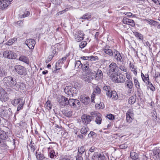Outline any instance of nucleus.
<instances>
[{"instance_id":"nucleus-1","label":"nucleus","mask_w":160,"mask_h":160,"mask_svg":"<svg viewBox=\"0 0 160 160\" xmlns=\"http://www.w3.org/2000/svg\"><path fill=\"white\" fill-rule=\"evenodd\" d=\"M4 84L6 86L10 87L13 88L17 90L20 87L19 85L17 84L16 79L10 76L5 77L3 79Z\"/></svg>"},{"instance_id":"nucleus-2","label":"nucleus","mask_w":160,"mask_h":160,"mask_svg":"<svg viewBox=\"0 0 160 160\" xmlns=\"http://www.w3.org/2000/svg\"><path fill=\"white\" fill-rule=\"evenodd\" d=\"M64 92L67 97H73L74 94H76L77 92V89L71 86L66 87L64 89Z\"/></svg>"},{"instance_id":"nucleus-3","label":"nucleus","mask_w":160,"mask_h":160,"mask_svg":"<svg viewBox=\"0 0 160 160\" xmlns=\"http://www.w3.org/2000/svg\"><path fill=\"white\" fill-rule=\"evenodd\" d=\"M111 78L113 81L118 83H123L126 80L125 76L122 74L118 75L116 73L112 75Z\"/></svg>"},{"instance_id":"nucleus-4","label":"nucleus","mask_w":160,"mask_h":160,"mask_svg":"<svg viewBox=\"0 0 160 160\" xmlns=\"http://www.w3.org/2000/svg\"><path fill=\"white\" fill-rule=\"evenodd\" d=\"M66 58V57H63L62 58V59L59 60L58 62L56 63L55 67L52 68L53 72L54 73H58L59 72V70L61 69L62 65L64 62L65 61Z\"/></svg>"},{"instance_id":"nucleus-5","label":"nucleus","mask_w":160,"mask_h":160,"mask_svg":"<svg viewBox=\"0 0 160 160\" xmlns=\"http://www.w3.org/2000/svg\"><path fill=\"white\" fill-rule=\"evenodd\" d=\"M90 115L93 117L96 118L95 122L97 124H101L102 121V115L99 113L97 112H91Z\"/></svg>"},{"instance_id":"nucleus-6","label":"nucleus","mask_w":160,"mask_h":160,"mask_svg":"<svg viewBox=\"0 0 160 160\" xmlns=\"http://www.w3.org/2000/svg\"><path fill=\"white\" fill-rule=\"evenodd\" d=\"M117 68H118V67L116 64L114 62H112L109 66V70L107 72L108 75L111 77L112 75L116 73H114V72Z\"/></svg>"},{"instance_id":"nucleus-7","label":"nucleus","mask_w":160,"mask_h":160,"mask_svg":"<svg viewBox=\"0 0 160 160\" xmlns=\"http://www.w3.org/2000/svg\"><path fill=\"white\" fill-rule=\"evenodd\" d=\"M58 101L60 105L62 107L69 104V100L64 96H62L59 97L58 98Z\"/></svg>"},{"instance_id":"nucleus-8","label":"nucleus","mask_w":160,"mask_h":160,"mask_svg":"<svg viewBox=\"0 0 160 160\" xmlns=\"http://www.w3.org/2000/svg\"><path fill=\"white\" fill-rule=\"evenodd\" d=\"M116 50L115 49H111L110 48V47L108 45L106 46L102 49V52L110 57H112L114 56V52L116 51Z\"/></svg>"},{"instance_id":"nucleus-9","label":"nucleus","mask_w":160,"mask_h":160,"mask_svg":"<svg viewBox=\"0 0 160 160\" xmlns=\"http://www.w3.org/2000/svg\"><path fill=\"white\" fill-rule=\"evenodd\" d=\"M14 69L17 72L21 75H25L26 74V69L24 67L20 65H16Z\"/></svg>"},{"instance_id":"nucleus-10","label":"nucleus","mask_w":160,"mask_h":160,"mask_svg":"<svg viewBox=\"0 0 160 160\" xmlns=\"http://www.w3.org/2000/svg\"><path fill=\"white\" fill-rule=\"evenodd\" d=\"M3 56L10 59H14L16 58V54L14 52L10 51H6L3 53Z\"/></svg>"},{"instance_id":"nucleus-11","label":"nucleus","mask_w":160,"mask_h":160,"mask_svg":"<svg viewBox=\"0 0 160 160\" xmlns=\"http://www.w3.org/2000/svg\"><path fill=\"white\" fill-rule=\"evenodd\" d=\"M84 35L82 31L79 30H77L74 35L76 41L78 42H79L82 40Z\"/></svg>"},{"instance_id":"nucleus-12","label":"nucleus","mask_w":160,"mask_h":160,"mask_svg":"<svg viewBox=\"0 0 160 160\" xmlns=\"http://www.w3.org/2000/svg\"><path fill=\"white\" fill-rule=\"evenodd\" d=\"M103 74L102 71L98 69L96 73L95 76L93 75V77L92 76V79H94L98 81L102 80L103 78Z\"/></svg>"},{"instance_id":"nucleus-13","label":"nucleus","mask_w":160,"mask_h":160,"mask_svg":"<svg viewBox=\"0 0 160 160\" xmlns=\"http://www.w3.org/2000/svg\"><path fill=\"white\" fill-rule=\"evenodd\" d=\"M92 116L87 115L84 114L82 116V122L85 124H88L91 122L92 119Z\"/></svg>"},{"instance_id":"nucleus-14","label":"nucleus","mask_w":160,"mask_h":160,"mask_svg":"<svg viewBox=\"0 0 160 160\" xmlns=\"http://www.w3.org/2000/svg\"><path fill=\"white\" fill-rule=\"evenodd\" d=\"M25 44L28 48L31 49H33L35 44V41L32 39H28L25 41Z\"/></svg>"},{"instance_id":"nucleus-15","label":"nucleus","mask_w":160,"mask_h":160,"mask_svg":"<svg viewBox=\"0 0 160 160\" xmlns=\"http://www.w3.org/2000/svg\"><path fill=\"white\" fill-rule=\"evenodd\" d=\"M69 105L71 107H76L77 106L80 105V102L79 100L77 99H69Z\"/></svg>"},{"instance_id":"nucleus-16","label":"nucleus","mask_w":160,"mask_h":160,"mask_svg":"<svg viewBox=\"0 0 160 160\" xmlns=\"http://www.w3.org/2000/svg\"><path fill=\"white\" fill-rule=\"evenodd\" d=\"M9 99L7 93L4 90L0 94V100L2 102H5Z\"/></svg>"},{"instance_id":"nucleus-17","label":"nucleus","mask_w":160,"mask_h":160,"mask_svg":"<svg viewBox=\"0 0 160 160\" xmlns=\"http://www.w3.org/2000/svg\"><path fill=\"white\" fill-rule=\"evenodd\" d=\"M80 101L85 105H87L89 104L90 101V99L88 96L85 95H81L80 98Z\"/></svg>"},{"instance_id":"nucleus-18","label":"nucleus","mask_w":160,"mask_h":160,"mask_svg":"<svg viewBox=\"0 0 160 160\" xmlns=\"http://www.w3.org/2000/svg\"><path fill=\"white\" fill-rule=\"evenodd\" d=\"M11 103L13 106H16L18 104L24 103V101H23L22 98H17L12 100L11 101Z\"/></svg>"},{"instance_id":"nucleus-19","label":"nucleus","mask_w":160,"mask_h":160,"mask_svg":"<svg viewBox=\"0 0 160 160\" xmlns=\"http://www.w3.org/2000/svg\"><path fill=\"white\" fill-rule=\"evenodd\" d=\"M123 23L131 25L132 27H134L135 23L133 20L129 19L126 18H124L122 20Z\"/></svg>"},{"instance_id":"nucleus-20","label":"nucleus","mask_w":160,"mask_h":160,"mask_svg":"<svg viewBox=\"0 0 160 160\" xmlns=\"http://www.w3.org/2000/svg\"><path fill=\"white\" fill-rule=\"evenodd\" d=\"M113 56L114 57V58L117 60V61L120 62H122V57L118 51L116 50V51L114 52V54Z\"/></svg>"},{"instance_id":"nucleus-21","label":"nucleus","mask_w":160,"mask_h":160,"mask_svg":"<svg viewBox=\"0 0 160 160\" xmlns=\"http://www.w3.org/2000/svg\"><path fill=\"white\" fill-rule=\"evenodd\" d=\"M19 60L23 62L26 64H29V59L28 58L25 56L21 55L19 58Z\"/></svg>"},{"instance_id":"nucleus-22","label":"nucleus","mask_w":160,"mask_h":160,"mask_svg":"<svg viewBox=\"0 0 160 160\" xmlns=\"http://www.w3.org/2000/svg\"><path fill=\"white\" fill-rule=\"evenodd\" d=\"M4 117L9 118L12 115V109L10 108H8L7 110H5L4 113Z\"/></svg>"},{"instance_id":"nucleus-23","label":"nucleus","mask_w":160,"mask_h":160,"mask_svg":"<svg viewBox=\"0 0 160 160\" xmlns=\"http://www.w3.org/2000/svg\"><path fill=\"white\" fill-rule=\"evenodd\" d=\"M8 136L6 132L1 130H0V139H6L8 138Z\"/></svg>"},{"instance_id":"nucleus-24","label":"nucleus","mask_w":160,"mask_h":160,"mask_svg":"<svg viewBox=\"0 0 160 160\" xmlns=\"http://www.w3.org/2000/svg\"><path fill=\"white\" fill-rule=\"evenodd\" d=\"M82 67V64L80 61H77L75 62V68L77 70H79Z\"/></svg>"},{"instance_id":"nucleus-25","label":"nucleus","mask_w":160,"mask_h":160,"mask_svg":"<svg viewBox=\"0 0 160 160\" xmlns=\"http://www.w3.org/2000/svg\"><path fill=\"white\" fill-rule=\"evenodd\" d=\"M125 84L129 89H131L133 86V84L131 80H126Z\"/></svg>"},{"instance_id":"nucleus-26","label":"nucleus","mask_w":160,"mask_h":160,"mask_svg":"<svg viewBox=\"0 0 160 160\" xmlns=\"http://www.w3.org/2000/svg\"><path fill=\"white\" fill-rule=\"evenodd\" d=\"M130 156L131 158L133 160H137L138 158V154L134 152H131Z\"/></svg>"},{"instance_id":"nucleus-27","label":"nucleus","mask_w":160,"mask_h":160,"mask_svg":"<svg viewBox=\"0 0 160 160\" xmlns=\"http://www.w3.org/2000/svg\"><path fill=\"white\" fill-rule=\"evenodd\" d=\"M36 156L37 159L39 160H42L45 158L43 154L40 152H36Z\"/></svg>"},{"instance_id":"nucleus-28","label":"nucleus","mask_w":160,"mask_h":160,"mask_svg":"<svg viewBox=\"0 0 160 160\" xmlns=\"http://www.w3.org/2000/svg\"><path fill=\"white\" fill-rule=\"evenodd\" d=\"M96 157L98 160H106L105 157L103 153H99Z\"/></svg>"},{"instance_id":"nucleus-29","label":"nucleus","mask_w":160,"mask_h":160,"mask_svg":"<svg viewBox=\"0 0 160 160\" xmlns=\"http://www.w3.org/2000/svg\"><path fill=\"white\" fill-rule=\"evenodd\" d=\"M136 99L135 96H131L128 100V103L131 104H133L135 102Z\"/></svg>"},{"instance_id":"nucleus-30","label":"nucleus","mask_w":160,"mask_h":160,"mask_svg":"<svg viewBox=\"0 0 160 160\" xmlns=\"http://www.w3.org/2000/svg\"><path fill=\"white\" fill-rule=\"evenodd\" d=\"M129 66L131 71H133L134 74L136 76L137 74V71L136 70V68H135L134 65L131 63H130Z\"/></svg>"},{"instance_id":"nucleus-31","label":"nucleus","mask_w":160,"mask_h":160,"mask_svg":"<svg viewBox=\"0 0 160 160\" xmlns=\"http://www.w3.org/2000/svg\"><path fill=\"white\" fill-rule=\"evenodd\" d=\"M111 98L114 100L118 99V95L117 92L115 91H112Z\"/></svg>"},{"instance_id":"nucleus-32","label":"nucleus","mask_w":160,"mask_h":160,"mask_svg":"<svg viewBox=\"0 0 160 160\" xmlns=\"http://www.w3.org/2000/svg\"><path fill=\"white\" fill-rule=\"evenodd\" d=\"M88 130V128L86 127H83L81 129V133L82 134H86Z\"/></svg>"},{"instance_id":"nucleus-33","label":"nucleus","mask_w":160,"mask_h":160,"mask_svg":"<svg viewBox=\"0 0 160 160\" xmlns=\"http://www.w3.org/2000/svg\"><path fill=\"white\" fill-rule=\"evenodd\" d=\"M91 18V15H90L89 14L86 13L82 17H81L80 19L88 20L89 19Z\"/></svg>"},{"instance_id":"nucleus-34","label":"nucleus","mask_w":160,"mask_h":160,"mask_svg":"<svg viewBox=\"0 0 160 160\" xmlns=\"http://www.w3.org/2000/svg\"><path fill=\"white\" fill-rule=\"evenodd\" d=\"M134 34L135 37H137V38L140 40H142L143 39V36L141 33L138 32H135L134 33Z\"/></svg>"},{"instance_id":"nucleus-35","label":"nucleus","mask_w":160,"mask_h":160,"mask_svg":"<svg viewBox=\"0 0 160 160\" xmlns=\"http://www.w3.org/2000/svg\"><path fill=\"white\" fill-rule=\"evenodd\" d=\"M146 84L147 85V86L152 91H153L155 90V88L154 87L151 82H149L147 83H146Z\"/></svg>"},{"instance_id":"nucleus-36","label":"nucleus","mask_w":160,"mask_h":160,"mask_svg":"<svg viewBox=\"0 0 160 160\" xmlns=\"http://www.w3.org/2000/svg\"><path fill=\"white\" fill-rule=\"evenodd\" d=\"M29 146L30 147L31 150L34 151L36 149V145L32 141H31L29 145Z\"/></svg>"},{"instance_id":"nucleus-37","label":"nucleus","mask_w":160,"mask_h":160,"mask_svg":"<svg viewBox=\"0 0 160 160\" xmlns=\"http://www.w3.org/2000/svg\"><path fill=\"white\" fill-rule=\"evenodd\" d=\"M134 85L136 88L138 89H139L140 88V84L139 83V82L138 80L136 78H134Z\"/></svg>"},{"instance_id":"nucleus-38","label":"nucleus","mask_w":160,"mask_h":160,"mask_svg":"<svg viewBox=\"0 0 160 160\" xmlns=\"http://www.w3.org/2000/svg\"><path fill=\"white\" fill-rule=\"evenodd\" d=\"M143 81L146 84L149 81V75L148 74H145V76L142 78Z\"/></svg>"},{"instance_id":"nucleus-39","label":"nucleus","mask_w":160,"mask_h":160,"mask_svg":"<svg viewBox=\"0 0 160 160\" xmlns=\"http://www.w3.org/2000/svg\"><path fill=\"white\" fill-rule=\"evenodd\" d=\"M44 107L46 109L48 110V111L49 112V110H50V101L48 100L45 104Z\"/></svg>"},{"instance_id":"nucleus-40","label":"nucleus","mask_w":160,"mask_h":160,"mask_svg":"<svg viewBox=\"0 0 160 160\" xmlns=\"http://www.w3.org/2000/svg\"><path fill=\"white\" fill-rule=\"evenodd\" d=\"M30 14V12L28 11H26L22 15H21L20 16V18H24L25 17H27Z\"/></svg>"},{"instance_id":"nucleus-41","label":"nucleus","mask_w":160,"mask_h":160,"mask_svg":"<svg viewBox=\"0 0 160 160\" xmlns=\"http://www.w3.org/2000/svg\"><path fill=\"white\" fill-rule=\"evenodd\" d=\"M90 67H87V66H85L83 67V65H82V70L84 72H89L90 71Z\"/></svg>"},{"instance_id":"nucleus-42","label":"nucleus","mask_w":160,"mask_h":160,"mask_svg":"<svg viewBox=\"0 0 160 160\" xmlns=\"http://www.w3.org/2000/svg\"><path fill=\"white\" fill-rule=\"evenodd\" d=\"M58 153L55 152L53 150L51 149V158H53L54 157L55 158L58 156Z\"/></svg>"},{"instance_id":"nucleus-43","label":"nucleus","mask_w":160,"mask_h":160,"mask_svg":"<svg viewBox=\"0 0 160 160\" xmlns=\"http://www.w3.org/2000/svg\"><path fill=\"white\" fill-rule=\"evenodd\" d=\"M101 92V89L99 87L97 86L94 88V90L93 93H97L99 94Z\"/></svg>"},{"instance_id":"nucleus-44","label":"nucleus","mask_w":160,"mask_h":160,"mask_svg":"<svg viewBox=\"0 0 160 160\" xmlns=\"http://www.w3.org/2000/svg\"><path fill=\"white\" fill-rule=\"evenodd\" d=\"M7 75V73L2 68H0V77H4Z\"/></svg>"},{"instance_id":"nucleus-45","label":"nucleus","mask_w":160,"mask_h":160,"mask_svg":"<svg viewBox=\"0 0 160 160\" xmlns=\"http://www.w3.org/2000/svg\"><path fill=\"white\" fill-rule=\"evenodd\" d=\"M13 0H5L4 1L5 4H3V7H7L9 4H10V2L12 1Z\"/></svg>"},{"instance_id":"nucleus-46","label":"nucleus","mask_w":160,"mask_h":160,"mask_svg":"<svg viewBox=\"0 0 160 160\" xmlns=\"http://www.w3.org/2000/svg\"><path fill=\"white\" fill-rule=\"evenodd\" d=\"M87 44V42L86 41H82L79 44V47L81 48H83Z\"/></svg>"},{"instance_id":"nucleus-47","label":"nucleus","mask_w":160,"mask_h":160,"mask_svg":"<svg viewBox=\"0 0 160 160\" xmlns=\"http://www.w3.org/2000/svg\"><path fill=\"white\" fill-rule=\"evenodd\" d=\"M91 62V61H84L82 65H83V67H84L85 66H87V67H90L89 63Z\"/></svg>"},{"instance_id":"nucleus-48","label":"nucleus","mask_w":160,"mask_h":160,"mask_svg":"<svg viewBox=\"0 0 160 160\" xmlns=\"http://www.w3.org/2000/svg\"><path fill=\"white\" fill-rule=\"evenodd\" d=\"M107 117L109 120H114L115 118L113 116V115L111 114H108Z\"/></svg>"},{"instance_id":"nucleus-49","label":"nucleus","mask_w":160,"mask_h":160,"mask_svg":"<svg viewBox=\"0 0 160 160\" xmlns=\"http://www.w3.org/2000/svg\"><path fill=\"white\" fill-rule=\"evenodd\" d=\"M85 149L83 146H82L78 149V152L79 153L82 154L85 151Z\"/></svg>"},{"instance_id":"nucleus-50","label":"nucleus","mask_w":160,"mask_h":160,"mask_svg":"<svg viewBox=\"0 0 160 160\" xmlns=\"http://www.w3.org/2000/svg\"><path fill=\"white\" fill-rule=\"evenodd\" d=\"M133 115V112L131 109H129L126 114V116H132Z\"/></svg>"},{"instance_id":"nucleus-51","label":"nucleus","mask_w":160,"mask_h":160,"mask_svg":"<svg viewBox=\"0 0 160 160\" xmlns=\"http://www.w3.org/2000/svg\"><path fill=\"white\" fill-rule=\"evenodd\" d=\"M132 116H126V120H127V121L129 123H131L132 121Z\"/></svg>"},{"instance_id":"nucleus-52","label":"nucleus","mask_w":160,"mask_h":160,"mask_svg":"<svg viewBox=\"0 0 160 160\" xmlns=\"http://www.w3.org/2000/svg\"><path fill=\"white\" fill-rule=\"evenodd\" d=\"M119 68L121 70L124 72H127L126 68L124 66L120 65L119 67Z\"/></svg>"},{"instance_id":"nucleus-53","label":"nucleus","mask_w":160,"mask_h":160,"mask_svg":"<svg viewBox=\"0 0 160 160\" xmlns=\"http://www.w3.org/2000/svg\"><path fill=\"white\" fill-rule=\"evenodd\" d=\"M24 103H22L20 104H19L18 106L17 111H18L22 109V108L23 106Z\"/></svg>"},{"instance_id":"nucleus-54","label":"nucleus","mask_w":160,"mask_h":160,"mask_svg":"<svg viewBox=\"0 0 160 160\" xmlns=\"http://www.w3.org/2000/svg\"><path fill=\"white\" fill-rule=\"evenodd\" d=\"M127 147H128L127 145L126 144H125V143H124L123 144H121V145H120L119 146V147H120V148L122 149H124L125 148H127Z\"/></svg>"},{"instance_id":"nucleus-55","label":"nucleus","mask_w":160,"mask_h":160,"mask_svg":"<svg viewBox=\"0 0 160 160\" xmlns=\"http://www.w3.org/2000/svg\"><path fill=\"white\" fill-rule=\"evenodd\" d=\"M51 123L52 124V127L53 128H55L56 129L57 128H60V127L59 126L56 124H54V123L53 122H51Z\"/></svg>"},{"instance_id":"nucleus-56","label":"nucleus","mask_w":160,"mask_h":160,"mask_svg":"<svg viewBox=\"0 0 160 160\" xmlns=\"http://www.w3.org/2000/svg\"><path fill=\"white\" fill-rule=\"evenodd\" d=\"M103 89L104 90H105L107 92L110 90V88L109 86L105 85L103 87Z\"/></svg>"},{"instance_id":"nucleus-57","label":"nucleus","mask_w":160,"mask_h":160,"mask_svg":"<svg viewBox=\"0 0 160 160\" xmlns=\"http://www.w3.org/2000/svg\"><path fill=\"white\" fill-rule=\"evenodd\" d=\"M160 76V73L158 72H156L155 74L154 78L155 80L157 81V79Z\"/></svg>"},{"instance_id":"nucleus-58","label":"nucleus","mask_w":160,"mask_h":160,"mask_svg":"<svg viewBox=\"0 0 160 160\" xmlns=\"http://www.w3.org/2000/svg\"><path fill=\"white\" fill-rule=\"evenodd\" d=\"M96 134L95 132H92V131H91L90 132V133L88 134V137L89 138V137H92L93 136Z\"/></svg>"},{"instance_id":"nucleus-59","label":"nucleus","mask_w":160,"mask_h":160,"mask_svg":"<svg viewBox=\"0 0 160 160\" xmlns=\"http://www.w3.org/2000/svg\"><path fill=\"white\" fill-rule=\"evenodd\" d=\"M72 114V112L71 111H68L66 113V115L68 117H70Z\"/></svg>"},{"instance_id":"nucleus-60","label":"nucleus","mask_w":160,"mask_h":160,"mask_svg":"<svg viewBox=\"0 0 160 160\" xmlns=\"http://www.w3.org/2000/svg\"><path fill=\"white\" fill-rule=\"evenodd\" d=\"M90 78V76H88V77H86V78H84V80L87 82H88L89 83L91 82V81L92 80Z\"/></svg>"},{"instance_id":"nucleus-61","label":"nucleus","mask_w":160,"mask_h":160,"mask_svg":"<svg viewBox=\"0 0 160 160\" xmlns=\"http://www.w3.org/2000/svg\"><path fill=\"white\" fill-rule=\"evenodd\" d=\"M13 43V41L11 39H10L7 42L6 44L8 46H10L12 45Z\"/></svg>"},{"instance_id":"nucleus-62","label":"nucleus","mask_w":160,"mask_h":160,"mask_svg":"<svg viewBox=\"0 0 160 160\" xmlns=\"http://www.w3.org/2000/svg\"><path fill=\"white\" fill-rule=\"evenodd\" d=\"M112 91L110 92V90L106 92V95L109 98H111Z\"/></svg>"},{"instance_id":"nucleus-63","label":"nucleus","mask_w":160,"mask_h":160,"mask_svg":"<svg viewBox=\"0 0 160 160\" xmlns=\"http://www.w3.org/2000/svg\"><path fill=\"white\" fill-rule=\"evenodd\" d=\"M154 3L157 5H160V0H152Z\"/></svg>"},{"instance_id":"nucleus-64","label":"nucleus","mask_w":160,"mask_h":160,"mask_svg":"<svg viewBox=\"0 0 160 160\" xmlns=\"http://www.w3.org/2000/svg\"><path fill=\"white\" fill-rule=\"evenodd\" d=\"M4 111L5 110L3 109H1L0 110V115L1 116H4Z\"/></svg>"}]
</instances>
